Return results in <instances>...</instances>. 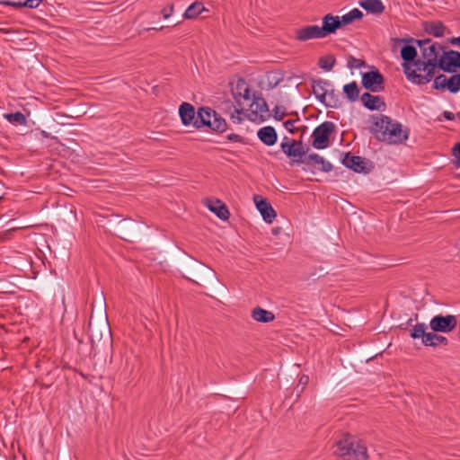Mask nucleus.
Segmentation results:
<instances>
[{"instance_id": "nucleus-1", "label": "nucleus", "mask_w": 460, "mask_h": 460, "mask_svg": "<svg viewBox=\"0 0 460 460\" xmlns=\"http://www.w3.org/2000/svg\"><path fill=\"white\" fill-rule=\"evenodd\" d=\"M372 132L379 141L389 144H401L409 137L408 130L401 123L385 115L376 117Z\"/></svg>"}, {"instance_id": "nucleus-2", "label": "nucleus", "mask_w": 460, "mask_h": 460, "mask_svg": "<svg viewBox=\"0 0 460 460\" xmlns=\"http://www.w3.org/2000/svg\"><path fill=\"white\" fill-rule=\"evenodd\" d=\"M335 447L334 454L343 460H367V458L366 446L351 436H345L336 443Z\"/></svg>"}, {"instance_id": "nucleus-3", "label": "nucleus", "mask_w": 460, "mask_h": 460, "mask_svg": "<svg viewBox=\"0 0 460 460\" xmlns=\"http://www.w3.org/2000/svg\"><path fill=\"white\" fill-rule=\"evenodd\" d=\"M426 61L417 59L413 64L402 63V66L407 79L416 84H425L434 77L436 66H426Z\"/></svg>"}, {"instance_id": "nucleus-4", "label": "nucleus", "mask_w": 460, "mask_h": 460, "mask_svg": "<svg viewBox=\"0 0 460 460\" xmlns=\"http://www.w3.org/2000/svg\"><path fill=\"white\" fill-rule=\"evenodd\" d=\"M394 42H415L419 45L421 50L420 60L426 61V66H433L438 68L439 60V51L442 49L441 46L438 43H431L429 39L426 40H414L412 38L406 39H393Z\"/></svg>"}, {"instance_id": "nucleus-5", "label": "nucleus", "mask_w": 460, "mask_h": 460, "mask_svg": "<svg viewBox=\"0 0 460 460\" xmlns=\"http://www.w3.org/2000/svg\"><path fill=\"white\" fill-rule=\"evenodd\" d=\"M197 119L195 120L196 128L207 126L214 131L224 132L227 128L225 119L209 107L199 108L197 112Z\"/></svg>"}, {"instance_id": "nucleus-6", "label": "nucleus", "mask_w": 460, "mask_h": 460, "mask_svg": "<svg viewBox=\"0 0 460 460\" xmlns=\"http://www.w3.org/2000/svg\"><path fill=\"white\" fill-rule=\"evenodd\" d=\"M335 124L332 121H324L316 127L312 133V145L316 149H324L329 146L330 135L335 130Z\"/></svg>"}, {"instance_id": "nucleus-7", "label": "nucleus", "mask_w": 460, "mask_h": 460, "mask_svg": "<svg viewBox=\"0 0 460 460\" xmlns=\"http://www.w3.org/2000/svg\"><path fill=\"white\" fill-rule=\"evenodd\" d=\"M457 325L456 316L438 314L431 318L429 327L434 332H450Z\"/></svg>"}, {"instance_id": "nucleus-8", "label": "nucleus", "mask_w": 460, "mask_h": 460, "mask_svg": "<svg viewBox=\"0 0 460 460\" xmlns=\"http://www.w3.org/2000/svg\"><path fill=\"white\" fill-rule=\"evenodd\" d=\"M280 146L283 153L288 157H293L294 161L296 159H304L308 150V148L304 147L302 141L290 139L288 137L283 138Z\"/></svg>"}, {"instance_id": "nucleus-9", "label": "nucleus", "mask_w": 460, "mask_h": 460, "mask_svg": "<svg viewBox=\"0 0 460 460\" xmlns=\"http://www.w3.org/2000/svg\"><path fill=\"white\" fill-rule=\"evenodd\" d=\"M438 68L447 73H455L460 68V52L455 50L444 52L439 57Z\"/></svg>"}, {"instance_id": "nucleus-10", "label": "nucleus", "mask_w": 460, "mask_h": 460, "mask_svg": "<svg viewBox=\"0 0 460 460\" xmlns=\"http://www.w3.org/2000/svg\"><path fill=\"white\" fill-rule=\"evenodd\" d=\"M362 85L371 92H380L384 89V76L377 70L364 73Z\"/></svg>"}, {"instance_id": "nucleus-11", "label": "nucleus", "mask_w": 460, "mask_h": 460, "mask_svg": "<svg viewBox=\"0 0 460 460\" xmlns=\"http://www.w3.org/2000/svg\"><path fill=\"white\" fill-rule=\"evenodd\" d=\"M296 163H301L307 165H314L320 171L329 172L332 170V165L330 162L326 161L323 156L318 154H311L306 155L304 159H296Z\"/></svg>"}, {"instance_id": "nucleus-12", "label": "nucleus", "mask_w": 460, "mask_h": 460, "mask_svg": "<svg viewBox=\"0 0 460 460\" xmlns=\"http://www.w3.org/2000/svg\"><path fill=\"white\" fill-rule=\"evenodd\" d=\"M295 37L299 41H306L313 39H323L320 26L308 25L296 30Z\"/></svg>"}, {"instance_id": "nucleus-13", "label": "nucleus", "mask_w": 460, "mask_h": 460, "mask_svg": "<svg viewBox=\"0 0 460 460\" xmlns=\"http://www.w3.org/2000/svg\"><path fill=\"white\" fill-rule=\"evenodd\" d=\"M341 27V25L340 22V16H334L331 13H328L323 16V25L320 26V29L323 38H325L330 34L335 33L336 31Z\"/></svg>"}, {"instance_id": "nucleus-14", "label": "nucleus", "mask_w": 460, "mask_h": 460, "mask_svg": "<svg viewBox=\"0 0 460 460\" xmlns=\"http://www.w3.org/2000/svg\"><path fill=\"white\" fill-rule=\"evenodd\" d=\"M254 202L263 219L267 223H272L273 219L277 216L272 206L260 196L254 197Z\"/></svg>"}, {"instance_id": "nucleus-15", "label": "nucleus", "mask_w": 460, "mask_h": 460, "mask_svg": "<svg viewBox=\"0 0 460 460\" xmlns=\"http://www.w3.org/2000/svg\"><path fill=\"white\" fill-rule=\"evenodd\" d=\"M332 86L328 80L318 79L312 82L313 93L320 102H324L328 96V91Z\"/></svg>"}, {"instance_id": "nucleus-16", "label": "nucleus", "mask_w": 460, "mask_h": 460, "mask_svg": "<svg viewBox=\"0 0 460 460\" xmlns=\"http://www.w3.org/2000/svg\"><path fill=\"white\" fill-rule=\"evenodd\" d=\"M179 114L183 125L195 128V120H198L197 113L190 103L182 102L179 108Z\"/></svg>"}, {"instance_id": "nucleus-17", "label": "nucleus", "mask_w": 460, "mask_h": 460, "mask_svg": "<svg viewBox=\"0 0 460 460\" xmlns=\"http://www.w3.org/2000/svg\"><path fill=\"white\" fill-rule=\"evenodd\" d=\"M360 99L363 105L370 111L385 110L386 105L381 96L372 95L369 93H365L361 95Z\"/></svg>"}, {"instance_id": "nucleus-18", "label": "nucleus", "mask_w": 460, "mask_h": 460, "mask_svg": "<svg viewBox=\"0 0 460 460\" xmlns=\"http://www.w3.org/2000/svg\"><path fill=\"white\" fill-rule=\"evenodd\" d=\"M343 164L356 172H367V162L365 158L347 154L342 160Z\"/></svg>"}, {"instance_id": "nucleus-19", "label": "nucleus", "mask_w": 460, "mask_h": 460, "mask_svg": "<svg viewBox=\"0 0 460 460\" xmlns=\"http://www.w3.org/2000/svg\"><path fill=\"white\" fill-rule=\"evenodd\" d=\"M258 138L266 146H271L276 144L278 135L275 128L271 126H266L257 131Z\"/></svg>"}, {"instance_id": "nucleus-20", "label": "nucleus", "mask_w": 460, "mask_h": 460, "mask_svg": "<svg viewBox=\"0 0 460 460\" xmlns=\"http://www.w3.org/2000/svg\"><path fill=\"white\" fill-rule=\"evenodd\" d=\"M207 206L210 211L215 213L217 217L222 220H227L229 217V211L227 207L219 199L208 200Z\"/></svg>"}, {"instance_id": "nucleus-21", "label": "nucleus", "mask_w": 460, "mask_h": 460, "mask_svg": "<svg viewBox=\"0 0 460 460\" xmlns=\"http://www.w3.org/2000/svg\"><path fill=\"white\" fill-rule=\"evenodd\" d=\"M424 31L435 37H442L445 32V25L440 21H427L423 22Z\"/></svg>"}, {"instance_id": "nucleus-22", "label": "nucleus", "mask_w": 460, "mask_h": 460, "mask_svg": "<svg viewBox=\"0 0 460 460\" xmlns=\"http://www.w3.org/2000/svg\"><path fill=\"white\" fill-rule=\"evenodd\" d=\"M250 109L252 113L261 118L264 117L269 111L267 102L261 97H255L250 105Z\"/></svg>"}, {"instance_id": "nucleus-23", "label": "nucleus", "mask_w": 460, "mask_h": 460, "mask_svg": "<svg viewBox=\"0 0 460 460\" xmlns=\"http://www.w3.org/2000/svg\"><path fill=\"white\" fill-rule=\"evenodd\" d=\"M359 4L367 12L374 14H380L385 10V6L380 0H361Z\"/></svg>"}, {"instance_id": "nucleus-24", "label": "nucleus", "mask_w": 460, "mask_h": 460, "mask_svg": "<svg viewBox=\"0 0 460 460\" xmlns=\"http://www.w3.org/2000/svg\"><path fill=\"white\" fill-rule=\"evenodd\" d=\"M103 332L100 330L97 323H93L92 321L89 322L88 332L93 341H101L103 337V332L109 336L111 334L110 329L106 324L102 326Z\"/></svg>"}, {"instance_id": "nucleus-25", "label": "nucleus", "mask_w": 460, "mask_h": 460, "mask_svg": "<svg viewBox=\"0 0 460 460\" xmlns=\"http://www.w3.org/2000/svg\"><path fill=\"white\" fill-rule=\"evenodd\" d=\"M447 343L448 341L446 337L438 335L433 331L423 336V344L425 346L437 347L440 344L447 345Z\"/></svg>"}, {"instance_id": "nucleus-26", "label": "nucleus", "mask_w": 460, "mask_h": 460, "mask_svg": "<svg viewBox=\"0 0 460 460\" xmlns=\"http://www.w3.org/2000/svg\"><path fill=\"white\" fill-rule=\"evenodd\" d=\"M252 317L259 323H270L275 319L273 313L270 311L257 307L252 310Z\"/></svg>"}, {"instance_id": "nucleus-27", "label": "nucleus", "mask_w": 460, "mask_h": 460, "mask_svg": "<svg viewBox=\"0 0 460 460\" xmlns=\"http://www.w3.org/2000/svg\"><path fill=\"white\" fill-rule=\"evenodd\" d=\"M207 11L202 3L195 2L191 4L185 11L183 17L185 19H194L202 12Z\"/></svg>"}, {"instance_id": "nucleus-28", "label": "nucleus", "mask_w": 460, "mask_h": 460, "mask_svg": "<svg viewBox=\"0 0 460 460\" xmlns=\"http://www.w3.org/2000/svg\"><path fill=\"white\" fill-rule=\"evenodd\" d=\"M401 57L403 63L413 64L417 60V50L413 46L406 45L401 49Z\"/></svg>"}, {"instance_id": "nucleus-29", "label": "nucleus", "mask_w": 460, "mask_h": 460, "mask_svg": "<svg viewBox=\"0 0 460 460\" xmlns=\"http://www.w3.org/2000/svg\"><path fill=\"white\" fill-rule=\"evenodd\" d=\"M343 92L349 102H356L359 97V89L356 82H351L343 86Z\"/></svg>"}, {"instance_id": "nucleus-30", "label": "nucleus", "mask_w": 460, "mask_h": 460, "mask_svg": "<svg viewBox=\"0 0 460 460\" xmlns=\"http://www.w3.org/2000/svg\"><path fill=\"white\" fill-rule=\"evenodd\" d=\"M363 13L358 8H354L346 14L340 17L341 25H347L354 22L355 20L361 19Z\"/></svg>"}, {"instance_id": "nucleus-31", "label": "nucleus", "mask_w": 460, "mask_h": 460, "mask_svg": "<svg viewBox=\"0 0 460 460\" xmlns=\"http://www.w3.org/2000/svg\"><path fill=\"white\" fill-rule=\"evenodd\" d=\"M4 118L12 124L22 126L27 124V119L25 115L21 111H16L14 113H5L4 114Z\"/></svg>"}, {"instance_id": "nucleus-32", "label": "nucleus", "mask_w": 460, "mask_h": 460, "mask_svg": "<svg viewBox=\"0 0 460 460\" xmlns=\"http://www.w3.org/2000/svg\"><path fill=\"white\" fill-rule=\"evenodd\" d=\"M428 326L425 323H417L412 329L410 331V336L413 339L421 338V341L423 342V336H425Z\"/></svg>"}, {"instance_id": "nucleus-33", "label": "nucleus", "mask_w": 460, "mask_h": 460, "mask_svg": "<svg viewBox=\"0 0 460 460\" xmlns=\"http://www.w3.org/2000/svg\"><path fill=\"white\" fill-rule=\"evenodd\" d=\"M42 0H25L24 2H4L5 4L15 7L37 8Z\"/></svg>"}, {"instance_id": "nucleus-34", "label": "nucleus", "mask_w": 460, "mask_h": 460, "mask_svg": "<svg viewBox=\"0 0 460 460\" xmlns=\"http://www.w3.org/2000/svg\"><path fill=\"white\" fill-rule=\"evenodd\" d=\"M447 91L456 93L460 91V74H455L448 77Z\"/></svg>"}, {"instance_id": "nucleus-35", "label": "nucleus", "mask_w": 460, "mask_h": 460, "mask_svg": "<svg viewBox=\"0 0 460 460\" xmlns=\"http://www.w3.org/2000/svg\"><path fill=\"white\" fill-rule=\"evenodd\" d=\"M326 107L337 108L340 104L337 93L332 86L328 91V96L324 102H323Z\"/></svg>"}, {"instance_id": "nucleus-36", "label": "nucleus", "mask_w": 460, "mask_h": 460, "mask_svg": "<svg viewBox=\"0 0 460 460\" xmlns=\"http://www.w3.org/2000/svg\"><path fill=\"white\" fill-rule=\"evenodd\" d=\"M448 77L445 75H438L433 80V88L436 90H447Z\"/></svg>"}, {"instance_id": "nucleus-37", "label": "nucleus", "mask_w": 460, "mask_h": 460, "mask_svg": "<svg viewBox=\"0 0 460 460\" xmlns=\"http://www.w3.org/2000/svg\"><path fill=\"white\" fill-rule=\"evenodd\" d=\"M334 65L335 58L333 56L321 58L319 60V66L325 71H331L333 68Z\"/></svg>"}, {"instance_id": "nucleus-38", "label": "nucleus", "mask_w": 460, "mask_h": 460, "mask_svg": "<svg viewBox=\"0 0 460 460\" xmlns=\"http://www.w3.org/2000/svg\"><path fill=\"white\" fill-rule=\"evenodd\" d=\"M119 370L121 372V375H123L126 378L129 376V375L132 372V367L129 366V360L127 357L125 358V362L121 364V366L119 367Z\"/></svg>"}, {"instance_id": "nucleus-39", "label": "nucleus", "mask_w": 460, "mask_h": 460, "mask_svg": "<svg viewBox=\"0 0 460 460\" xmlns=\"http://www.w3.org/2000/svg\"><path fill=\"white\" fill-rule=\"evenodd\" d=\"M233 107V111L230 113V119L233 123L239 124L242 122L243 119L241 117L242 111L238 109H236L234 106L231 105Z\"/></svg>"}, {"instance_id": "nucleus-40", "label": "nucleus", "mask_w": 460, "mask_h": 460, "mask_svg": "<svg viewBox=\"0 0 460 460\" xmlns=\"http://www.w3.org/2000/svg\"><path fill=\"white\" fill-rule=\"evenodd\" d=\"M298 119H288L287 121H285L284 123V127L285 128L291 132V133H294L297 130V128L296 127V123L298 122Z\"/></svg>"}, {"instance_id": "nucleus-41", "label": "nucleus", "mask_w": 460, "mask_h": 460, "mask_svg": "<svg viewBox=\"0 0 460 460\" xmlns=\"http://www.w3.org/2000/svg\"><path fill=\"white\" fill-rule=\"evenodd\" d=\"M364 65V62L356 58L350 57L348 62V66L350 68H359Z\"/></svg>"}, {"instance_id": "nucleus-42", "label": "nucleus", "mask_w": 460, "mask_h": 460, "mask_svg": "<svg viewBox=\"0 0 460 460\" xmlns=\"http://www.w3.org/2000/svg\"><path fill=\"white\" fill-rule=\"evenodd\" d=\"M173 13V4H170L161 10V13L164 19H168Z\"/></svg>"}, {"instance_id": "nucleus-43", "label": "nucleus", "mask_w": 460, "mask_h": 460, "mask_svg": "<svg viewBox=\"0 0 460 460\" xmlns=\"http://www.w3.org/2000/svg\"><path fill=\"white\" fill-rule=\"evenodd\" d=\"M274 118L278 120H282L284 117L287 115L284 109L279 106H276L274 108Z\"/></svg>"}, {"instance_id": "nucleus-44", "label": "nucleus", "mask_w": 460, "mask_h": 460, "mask_svg": "<svg viewBox=\"0 0 460 460\" xmlns=\"http://www.w3.org/2000/svg\"><path fill=\"white\" fill-rule=\"evenodd\" d=\"M452 155L456 159V161L458 159H460V142H458L453 148V151H452Z\"/></svg>"}, {"instance_id": "nucleus-45", "label": "nucleus", "mask_w": 460, "mask_h": 460, "mask_svg": "<svg viewBox=\"0 0 460 460\" xmlns=\"http://www.w3.org/2000/svg\"><path fill=\"white\" fill-rule=\"evenodd\" d=\"M227 139L234 142H243V137L237 134H229Z\"/></svg>"}, {"instance_id": "nucleus-46", "label": "nucleus", "mask_w": 460, "mask_h": 460, "mask_svg": "<svg viewBox=\"0 0 460 460\" xmlns=\"http://www.w3.org/2000/svg\"><path fill=\"white\" fill-rule=\"evenodd\" d=\"M308 381H309V377L307 376H302L299 379V385L302 386V388H304L307 384H308Z\"/></svg>"}, {"instance_id": "nucleus-47", "label": "nucleus", "mask_w": 460, "mask_h": 460, "mask_svg": "<svg viewBox=\"0 0 460 460\" xmlns=\"http://www.w3.org/2000/svg\"><path fill=\"white\" fill-rule=\"evenodd\" d=\"M443 117L448 120H453L456 118V115L451 111H445L443 112Z\"/></svg>"}, {"instance_id": "nucleus-48", "label": "nucleus", "mask_w": 460, "mask_h": 460, "mask_svg": "<svg viewBox=\"0 0 460 460\" xmlns=\"http://www.w3.org/2000/svg\"><path fill=\"white\" fill-rule=\"evenodd\" d=\"M451 43L454 45H459L460 46V37L453 38L451 40Z\"/></svg>"}, {"instance_id": "nucleus-49", "label": "nucleus", "mask_w": 460, "mask_h": 460, "mask_svg": "<svg viewBox=\"0 0 460 460\" xmlns=\"http://www.w3.org/2000/svg\"><path fill=\"white\" fill-rule=\"evenodd\" d=\"M164 28V26H161L160 28L152 27V28H146L145 31H150V30L160 31V30H163Z\"/></svg>"}, {"instance_id": "nucleus-50", "label": "nucleus", "mask_w": 460, "mask_h": 460, "mask_svg": "<svg viewBox=\"0 0 460 460\" xmlns=\"http://www.w3.org/2000/svg\"><path fill=\"white\" fill-rule=\"evenodd\" d=\"M456 164L457 168H460V158L457 161H456Z\"/></svg>"}, {"instance_id": "nucleus-51", "label": "nucleus", "mask_w": 460, "mask_h": 460, "mask_svg": "<svg viewBox=\"0 0 460 460\" xmlns=\"http://www.w3.org/2000/svg\"><path fill=\"white\" fill-rule=\"evenodd\" d=\"M248 93H249V91L247 90V91L245 92V93H244V98H245V99H249Z\"/></svg>"}, {"instance_id": "nucleus-52", "label": "nucleus", "mask_w": 460, "mask_h": 460, "mask_svg": "<svg viewBox=\"0 0 460 460\" xmlns=\"http://www.w3.org/2000/svg\"><path fill=\"white\" fill-rule=\"evenodd\" d=\"M456 116L460 119V111H458Z\"/></svg>"}, {"instance_id": "nucleus-53", "label": "nucleus", "mask_w": 460, "mask_h": 460, "mask_svg": "<svg viewBox=\"0 0 460 460\" xmlns=\"http://www.w3.org/2000/svg\"><path fill=\"white\" fill-rule=\"evenodd\" d=\"M16 2H23L22 0H17Z\"/></svg>"}]
</instances>
